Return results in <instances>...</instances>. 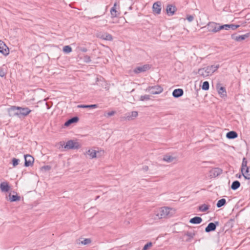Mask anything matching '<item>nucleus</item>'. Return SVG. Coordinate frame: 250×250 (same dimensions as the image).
I'll return each instance as SVG.
<instances>
[{"label":"nucleus","instance_id":"f257e3e1","mask_svg":"<svg viewBox=\"0 0 250 250\" xmlns=\"http://www.w3.org/2000/svg\"><path fill=\"white\" fill-rule=\"evenodd\" d=\"M176 212V209L168 207H163L155 210L151 217L154 220H159L172 216Z\"/></svg>","mask_w":250,"mask_h":250},{"label":"nucleus","instance_id":"f03ea898","mask_svg":"<svg viewBox=\"0 0 250 250\" xmlns=\"http://www.w3.org/2000/svg\"><path fill=\"white\" fill-rule=\"evenodd\" d=\"M104 153V151L103 149L96 150L95 147H88L83 154L87 158L93 159L101 157Z\"/></svg>","mask_w":250,"mask_h":250},{"label":"nucleus","instance_id":"7ed1b4c3","mask_svg":"<svg viewBox=\"0 0 250 250\" xmlns=\"http://www.w3.org/2000/svg\"><path fill=\"white\" fill-rule=\"evenodd\" d=\"M9 111H13V115L21 117L27 116L31 112V110L28 107L13 106L9 109Z\"/></svg>","mask_w":250,"mask_h":250},{"label":"nucleus","instance_id":"20e7f679","mask_svg":"<svg viewBox=\"0 0 250 250\" xmlns=\"http://www.w3.org/2000/svg\"><path fill=\"white\" fill-rule=\"evenodd\" d=\"M219 65H212L208 66L198 70V73L204 78L211 76L214 72H215L219 67Z\"/></svg>","mask_w":250,"mask_h":250},{"label":"nucleus","instance_id":"39448f33","mask_svg":"<svg viewBox=\"0 0 250 250\" xmlns=\"http://www.w3.org/2000/svg\"><path fill=\"white\" fill-rule=\"evenodd\" d=\"M81 147L80 144L72 140L68 141L65 145L64 146V148L66 150L69 149H78Z\"/></svg>","mask_w":250,"mask_h":250},{"label":"nucleus","instance_id":"423d86ee","mask_svg":"<svg viewBox=\"0 0 250 250\" xmlns=\"http://www.w3.org/2000/svg\"><path fill=\"white\" fill-rule=\"evenodd\" d=\"M163 89L159 85H155L154 86H149L147 87L146 91L149 92L152 94H158L162 92Z\"/></svg>","mask_w":250,"mask_h":250},{"label":"nucleus","instance_id":"0eeeda50","mask_svg":"<svg viewBox=\"0 0 250 250\" xmlns=\"http://www.w3.org/2000/svg\"><path fill=\"white\" fill-rule=\"evenodd\" d=\"M216 89L217 92L222 98H225L227 97V92L224 87L222 86L220 83H218L216 85Z\"/></svg>","mask_w":250,"mask_h":250},{"label":"nucleus","instance_id":"6e6552de","mask_svg":"<svg viewBox=\"0 0 250 250\" xmlns=\"http://www.w3.org/2000/svg\"><path fill=\"white\" fill-rule=\"evenodd\" d=\"M0 52L5 56L8 55L9 53L8 47L1 41H0Z\"/></svg>","mask_w":250,"mask_h":250},{"label":"nucleus","instance_id":"1a4fd4ad","mask_svg":"<svg viewBox=\"0 0 250 250\" xmlns=\"http://www.w3.org/2000/svg\"><path fill=\"white\" fill-rule=\"evenodd\" d=\"M97 37L106 41H111L113 40L112 36L107 33H99L97 35Z\"/></svg>","mask_w":250,"mask_h":250},{"label":"nucleus","instance_id":"9d476101","mask_svg":"<svg viewBox=\"0 0 250 250\" xmlns=\"http://www.w3.org/2000/svg\"><path fill=\"white\" fill-rule=\"evenodd\" d=\"M163 160L167 163H175L177 161V157L169 154H167L164 156Z\"/></svg>","mask_w":250,"mask_h":250},{"label":"nucleus","instance_id":"9b49d317","mask_svg":"<svg viewBox=\"0 0 250 250\" xmlns=\"http://www.w3.org/2000/svg\"><path fill=\"white\" fill-rule=\"evenodd\" d=\"M150 68V67L148 64H145L142 66H138L134 69V72L135 73L144 72L148 70Z\"/></svg>","mask_w":250,"mask_h":250},{"label":"nucleus","instance_id":"f8f14e48","mask_svg":"<svg viewBox=\"0 0 250 250\" xmlns=\"http://www.w3.org/2000/svg\"><path fill=\"white\" fill-rule=\"evenodd\" d=\"M208 30L210 32H213V33H216V32H218V24L215 23V22H209L208 24Z\"/></svg>","mask_w":250,"mask_h":250},{"label":"nucleus","instance_id":"ddd939ff","mask_svg":"<svg viewBox=\"0 0 250 250\" xmlns=\"http://www.w3.org/2000/svg\"><path fill=\"white\" fill-rule=\"evenodd\" d=\"M25 159V166L26 167H29L32 165L34 162V159L30 155H24Z\"/></svg>","mask_w":250,"mask_h":250},{"label":"nucleus","instance_id":"4468645a","mask_svg":"<svg viewBox=\"0 0 250 250\" xmlns=\"http://www.w3.org/2000/svg\"><path fill=\"white\" fill-rule=\"evenodd\" d=\"M0 189L2 192H6L10 190V187L7 182H3L0 185Z\"/></svg>","mask_w":250,"mask_h":250},{"label":"nucleus","instance_id":"2eb2a0df","mask_svg":"<svg viewBox=\"0 0 250 250\" xmlns=\"http://www.w3.org/2000/svg\"><path fill=\"white\" fill-rule=\"evenodd\" d=\"M218 224V222H216L215 223H210L208 224V226L205 229V231L207 232H209L211 231H214L216 228V225Z\"/></svg>","mask_w":250,"mask_h":250},{"label":"nucleus","instance_id":"dca6fc26","mask_svg":"<svg viewBox=\"0 0 250 250\" xmlns=\"http://www.w3.org/2000/svg\"><path fill=\"white\" fill-rule=\"evenodd\" d=\"M153 11L154 13L159 14L161 11V5L160 2H155L153 5Z\"/></svg>","mask_w":250,"mask_h":250},{"label":"nucleus","instance_id":"f3484780","mask_svg":"<svg viewBox=\"0 0 250 250\" xmlns=\"http://www.w3.org/2000/svg\"><path fill=\"white\" fill-rule=\"evenodd\" d=\"M241 172L245 179H250V168L249 167L241 168Z\"/></svg>","mask_w":250,"mask_h":250},{"label":"nucleus","instance_id":"a211bd4d","mask_svg":"<svg viewBox=\"0 0 250 250\" xmlns=\"http://www.w3.org/2000/svg\"><path fill=\"white\" fill-rule=\"evenodd\" d=\"M176 7L171 5V4H169L168 5H167V8H166V11H167V15H169V16H172L173 15L175 11H176Z\"/></svg>","mask_w":250,"mask_h":250},{"label":"nucleus","instance_id":"6ab92c4d","mask_svg":"<svg viewBox=\"0 0 250 250\" xmlns=\"http://www.w3.org/2000/svg\"><path fill=\"white\" fill-rule=\"evenodd\" d=\"M138 115L137 111H132L126 114V119L127 120H133L138 116Z\"/></svg>","mask_w":250,"mask_h":250},{"label":"nucleus","instance_id":"aec40b11","mask_svg":"<svg viewBox=\"0 0 250 250\" xmlns=\"http://www.w3.org/2000/svg\"><path fill=\"white\" fill-rule=\"evenodd\" d=\"M222 170L219 168H214L210 171V176L216 177L222 173Z\"/></svg>","mask_w":250,"mask_h":250},{"label":"nucleus","instance_id":"412c9836","mask_svg":"<svg viewBox=\"0 0 250 250\" xmlns=\"http://www.w3.org/2000/svg\"><path fill=\"white\" fill-rule=\"evenodd\" d=\"M248 37H249L248 34H245V35H240V36L232 35V38L237 42H240L243 40H244L245 39H246Z\"/></svg>","mask_w":250,"mask_h":250},{"label":"nucleus","instance_id":"4be33fe9","mask_svg":"<svg viewBox=\"0 0 250 250\" xmlns=\"http://www.w3.org/2000/svg\"><path fill=\"white\" fill-rule=\"evenodd\" d=\"M183 94V90L182 89H176L172 92V95L175 98H178Z\"/></svg>","mask_w":250,"mask_h":250},{"label":"nucleus","instance_id":"5701e85b","mask_svg":"<svg viewBox=\"0 0 250 250\" xmlns=\"http://www.w3.org/2000/svg\"><path fill=\"white\" fill-rule=\"evenodd\" d=\"M202 222V219L200 217H194L189 220V223L193 224H199Z\"/></svg>","mask_w":250,"mask_h":250},{"label":"nucleus","instance_id":"b1692460","mask_svg":"<svg viewBox=\"0 0 250 250\" xmlns=\"http://www.w3.org/2000/svg\"><path fill=\"white\" fill-rule=\"evenodd\" d=\"M78 118L77 117H73L69 120H68L67 122H66L64 124V125L66 126H69L72 123H77L78 121Z\"/></svg>","mask_w":250,"mask_h":250},{"label":"nucleus","instance_id":"393cba45","mask_svg":"<svg viewBox=\"0 0 250 250\" xmlns=\"http://www.w3.org/2000/svg\"><path fill=\"white\" fill-rule=\"evenodd\" d=\"M77 107L78 108H97L98 107V105L97 104H90V105L80 104V105H78L77 106Z\"/></svg>","mask_w":250,"mask_h":250},{"label":"nucleus","instance_id":"a878e982","mask_svg":"<svg viewBox=\"0 0 250 250\" xmlns=\"http://www.w3.org/2000/svg\"><path fill=\"white\" fill-rule=\"evenodd\" d=\"M226 137L229 139H234L237 137V134L233 131H229L227 133Z\"/></svg>","mask_w":250,"mask_h":250},{"label":"nucleus","instance_id":"bb28decb","mask_svg":"<svg viewBox=\"0 0 250 250\" xmlns=\"http://www.w3.org/2000/svg\"><path fill=\"white\" fill-rule=\"evenodd\" d=\"M9 200L10 202H15L19 201L21 199L20 197L18 196L17 195H11V194H9Z\"/></svg>","mask_w":250,"mask_h":250},{"label":"nucleus","instance_id":"cd10ccee","mask_svg":"<svg viewBox=\"0 0 250 250\" xmlns=\"http://www.w3.org/2000/svg\"><path fill=\"white\" fill-rule=\"evenodd\" d=\"M240 186V182L238 181L233 182L231 186V188L233 190L237 189Z\"/></svg>","mask_w":250,"mask_h":250},{"label":"nucleus","instance_id":"c85d7f7f","mask_svg":"<svg viewBox=\"0 0 250 250\" xmlns=\"http://www.w3.org/2000/svg\"><path fill=\"white\" fill-rule=\"evenodd\" d=\"M208 208H209L208 206L206 204L202 205L201 206H200L199 207V210L201 211H202V212H205V211H207Z\"/></svg>","mask_w":250,"mask_h":250},{"label":"nucleus","instance_id":"c756f323","mask_svg":"<svg viewBox=\"0 0 250 250\" xmlns=\"http://www.w3.org/2000/svg\"><path fill=\"white\" fill-rule=\"evenodd\" d=\"M116 7H113L110 10V13L112 18L116 17L118 15Z\"/></svg>","mask_w":250,"mask_h":250},{"label":"nucleus","instance_id":"7c9ffc66","mask_svg":"<svg viewBox=\"0 0 250 250\" xmlns=\"http://www.w3.org/2000/svg\"><path fill=\"white\" fill-rule=\"evenodd\" d=\"M62 50L65 53H69L72 52V48L69 45H65L63 46Z\"/></svg>","mask_w":250,"mask_h":250},{"label":"nucleus","instance_id":"2f4dec72","mask_svg":"<svg viewBox=\"0 0 250 250\" xmlns=\"http://www.w3.org/2000/svg\"><path fill=\"white\" fill-rule=\"evenodd\" d=\"M226 201L225 199L219 200L217 203V207L220 208L225 205Z\"/></svg>","mask_w":250,"mask_h":250},{"label":"nucleus","instance_id":"473e14b6","mask_svg":"<svg viewBox=\"0 0 250 250\" xmlns=\"http://www.w3.org/2000/svg\"><path fill=\"white\" fill-rule=\"evenodd\" d=\"M65 145V143L63 141L59 142L56 145V146L59 149H62L64 148V146Z\"/></svg>","mask_w":250,"mask_h":250},{"label":"nucleus","instance_id":"72a5a7b5","mask_svg":"<svg viewBox=\"0 0 250 250\" xmlns=\"http://www.w3.org/2000/svg\"><path fill=\"white\" fill-rule=\"evenodd\" d=\"M202 88L203 90H208L209 89V83H208V82H207V81L204 82L203 83V85H202Z\"/></svg>","mask_w":250,"mask_h":250},{"label":"nucleus","instance_id":"f704fd0d","mask_svg":"<svg viewBox=\"0 0 250 250\" xmlns=\"http://www.w3.org/2000/svg\"><path fill=\"white\" fill-rule=\"evenodd\" d=\"M150 99L149 96L148 95H145L141 96L140 97V100L142 101H148Z\"/></svg>","mask_w":250,"mask_h":250},{"label":"nucleus","instance_id":"c9c22d12","mask_svg":"<svg viewBox=\"0 0 250 250\" xmlns=\"http://www.w3.org/2000/svg\"><path fill=\"white\" fill-rule=\"evenodd\" d=\"M91 242V240L89 238H85L81 242V243L83 245H87Z\"/></svg>","mask_w":250,"mask_h":250},{"label":"nucleus","instance_id":"e433bc0d","mask_svg":"<svg viewBox=\"0 0 250 250\" xmlns=\"http://www.w3.org/2000/svg\"><path fill=\"white\" fill-rule=\"evenodd\" d=\"M152 246V243L151 242H149L146 244L142 250H147L148 249L150 248Z\"/></svg>","mask_w":250,"mask_h":250},{"label":"nucleus","instance_id":"4c0bfd02","mask_svg":"<svg viewBox=\"0 0 250 250\" xmlns=\"http://www.w3.org/2000/svg\"><path fill=\"white\" fill-rule=\"evenodd\" d=\"M19 160L16 158H13L12 159V165L13 167H16L19 164Z\"/></svg>","mask_w":250,"mask_h":250},{"label":"nucleus","instance_id":"58836bf2","mask_svg":"<svg viewBox=\"0 0 250 250\" xmlns=\"http://www.w3.org/2000/svg\"><path fill=\"white\" fill-rule=\"evenodd\" d=\"M247 165V161H246V158H244L243 159L242 163L241 168L248 167Z\"/></svg>","mask_w":250,"mask_h":250},{"label":"nucleus","instance_id":"ea45409f","mask_svg":"<svg viewBox=\"0 0 250 250\" xmlns=\"http://www.w3.org/2000/svg\"><path fill=\"white\" fill-rule=\"evenodd\" d=\"M83 61L85 62L88 63L91 61V59L89 56L85 55L84 56Z\"/></svg>","mask_w":250,"mask_h":250},{"label":"nucleus","instance_id":"a19ab883","mask_svg":"<svg viewBox=\"0 0 250 250\" xmlns=\"http://www.w3.org/2000/svg\"><path fill=\"white\" fill-rule=\"evenodd\" d=\"M6 75V72L5 70L3 68L0 69V76L1 77H3Z\"/></svg>","mask_w":250,"mask_h":250},{"label":"nucleus","instance_id":"79ce46f5","mask_svg":"<svg viewBox=\"0 0 250 250\" xmlns=\"http://www.w3.org/2000/svg\"><path fill=\"white\" fill-rule=\"evenodd\" d=\"M50 167L49 166H45L41 167V170L42 171H48L50 170Z\"/></svg>","mask_w":250,"mask_h":250},{"label":"nucleus","instance_id":"37998d69","mask_svg":"<svg viewBox=\"0 0 250 250\" xmlns=\"http://www.w3.org/2000/svg\"><path fill=\"white\" fill-rule=\"evenodd\" d=\"M194 19V16L192 15H188L187 17V19L189 22H191L192 21H193Z\"/></svg>","mask_w":250,"mask_h":250},{"label":"nucleus","instance_id":"c03bdc74","mask_svg":"<svg viewBox=\"0 0 250 250\" xmlns=\"http://www.w3.org/2000/svg\"><path fill=\"white\" fill-rule=\"evenodd\" d=\"M239 27V25H235L231 24H230V28L232 30H235L236 28Z\"/></svg>","mask_w":250,"mask_h":250},{"label":"nucleus","instance_id":"a18cd8bd","mask_svg":"<svg viewBox=\"0 0 250 250\" xmlns=\"http://www.w3.org/2000/svg\"><path fill=\"white\" fill-rule=\"evenodd\" d=\"M115 111H112L108 112L107 113V115H105V116H107V117H109V116H111L114 115L115 114Z\"/></svg>","mask_w":250,"mask_h":250},{"label":"nucleus","instance_id":"49530a36","mask_svg":"<svg viewBox=\"0 0 250 250\" xmlns=\"http://www.w3.org/2000/svg\"><path fill=\"white\" fill-rule=\"evenodd\" d=\"M218 32L221 30L225 29L224 25H219L218 24Z\"/></svg>","mask_w":250,"mask_h":250},{"label":"nucleus","instance_id":"de8ad7c7","mask_svg":"<svg viewBox=\"0 0 250 250\" xmlns=\"http://www.w3.org/2000/svg\"><path fill=\"white\" fill-rule=\"evenodd\" d=\"M225 29V30H229L230 29V24H224Z\"/></svg>","mask_w":250,"mask_h":250},{"label":"nucleus","instance_id":"09e8293b","mask_svg":"<svg viewBox=\"0 0 250 250\" xmlns=\"http://www.w3.org/2000/svg\"><path fill=\"white\" fill-rule=\"evenodd\" d=\"M113 7L117 8V3L116 2L114 4V5Z\"/></svg>","mask_w":250,"mask_h":250},{"label":"nucleus","instance_id":"8fccbe9b","mask_svg":"<svg viewBox=\"0 0 250 250\" xmlns=\"http://www.w3.org/2000/svg\"><path fill=\"white\" fill-rule=\"evenodd\" d=\"M187 235L190 237H192V234L191 233H188L187 234Z\"/></svg>","mask_w":250,"mask_h":250}]
</instances>
